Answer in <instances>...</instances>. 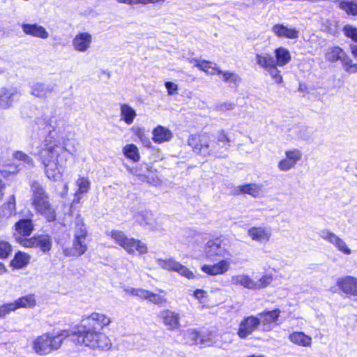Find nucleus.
<instances>
[{
    "label": "nucleus",
    "instance_id": "32",
    "mask_svg": "<svg viewBox=\"0 0 357 357\" xmlns=\"http://www.w3.org/2000/svg\"><path fill=\"white\" fill-rule=\"evenodd\" d=\"M289 338L292 343L302 347H310L312 343V338L303 332H294Z\"/></svg>",
    "mask_w": 357,
    "mask_h": 357
},
{
    "label": "nucleus",
    "instance_id": "44",
    "mask_svg": "<svg viewBox=\"0 0 357 357\" xmlns=\"http://www.w3.org/2000/svg\"><path fill=\"white\" fill-rule=\"evenodd\" d=\"M190 63H193V65L199 68L200 70L206 72V73L208 71V70L211 68H212L213 66H214V63H215L211 61H206V60L199 61L197 59H190Z\"/></svg>",
    "mask_w": 357,
    "mask_h": 357
},
{
    "label": "nucleus",
    "instance_id": "52",
    "mask_svg": "<svg viewBox=\"0 0 357 357\" xmlns=\"http://www.w3.org/2000/svg\"><path fill=\"white\" fill-rule=\"evenodd\" d=\"M148 301L155 305H163L167 303V299L164 296L151 291L150 292Z\"/></svg>",
    "mask_w": 357,
    "mask_h": 357
},
{
    "label": "nucleus",
    "instance_id": "23",
    "mask_svg": "<svg viewBox=\"0 0 357 357\" xmlns=\"http://www.w3.org/2000/svg\"><path fill=\"white\" fill-rule=\"evenodd\" d=\"M229 261L222 259L213 265H204L202 267V270L206 274L216 275L225 273L229 269Z\"/></svg>",
    "mask_w": 357,
    "mask_h": 357
},
{
    "label": "nucleus",
    "instance_id": "16",
    "mask_svg": "<svg viewBox=\"0 0 357 357\" xmlns=\"http://www.w3.org/2000/svg\"><path fill=\"white\" fill-rule=\"evenodd\" d=\"M337 286L346 295L357 296V278L346 276L338 278Z\"/></svg>",
    "mask_w": 357,
    "mask_h": 357
},
{
    "label": "nucleus",
    "instance_id": "20",
    "mask_svg": "<svg viewBox=\"0 0 357 357\" xmlns=\"http://www.w3.org/2000/svg\"><path fill=\"white\" fill-rule=\"evenodd\" d=\"M91 42V35L86 32H82L75 36L72 44L76 51L84 52L89 49Z\"/></svg>",
    "mask_w": 357,
    "mask_h": 357
},
{
    "label": "nucleus",
    "instance_id": "4",
    "mask_svg": "<svg viewBox=\"0 0 357 357\" xmlns=\"http://www.w3.org/2000/svg\"><path fill=\"white\" fill-rule=\"evenodd\" d=\"M74 225L73 245L63 250L66 257H79L84 255L88 248L86 243L88 231L79 214L75 217Z\"/></svg>",
    "mask_w": 357,
    "mask_h": 357
},
{
    "label": "nucleus",
    "instance_id": "39",
    "mask_svg": "<svg viewBox=\"0 0 357 357\" xmlns=\"http://www.w3.org/2000/svg\"><path fill=\"white\" fill-rule=\"evenodd\" d=\"M123 152L125 156L134 162L139 160L140 156L138 148L133 144L126 145L123 149Z\"/></svg>",
    "mask_w": 357,
    "mask_h": 357
},
{
    "label": "nucleus",
    "instance_id": "29",
    "mask_svg": "<svg viewBox=\"0 0 357 357\" xmlns=\"http://www.w3.org/2000/svg\"><path fill=\"white\" fill-rule=\"evenodd\" d=\"M345 52L338 46L328 47L325 52V59L331 63L341 61L344 58Z\"/></svg>",
    "mask_w": 357,
    "mask_h": 357
},
{
    "label": "nucleus",
    "instance_id": "36",
    "mask_svg": "<svg viewBox=\"0 0 357 357\" xmlns=\"http://www.w3.org/2000/svg\"><path fill=\"white\" fill-rule=\"evenodd\" d=\"M222 80L229 84L231 87L237 88L241 81L240 76L233 72L222 71L221 74Z\"/></svg>",
    "mask_w": 357,
    "mask_h": 357
},
{
    "label": "nucleus",
    "instance_id": "6",
    "mask_svg": "<svg viewBox=\"0 0 357 357\" xmlns=\"http://www.w3.org/2000/svg\"><path fill=\"white\" fill-rule=\"evenodd\" d=\"M70 336L68 331H63L60 334L54 337L43 334L37 337L33 342V349L40 355H46L54 350L58 349L63 339Z\"/></svg>",
    "mask_w": 357,
    "mask_h": 357
},
{
    "label": "nucleus",
    "instance_id": "51",
    "mask_svg": "<svg viewBox=\"0 0 357 357\" xmlns=\"http://www.w3.org/2000/svg\"><path fill=\"white\" fill-rule=\"evenodd\" d=\"M11 251V245L8 242L4 241H0V258H7L10 254Z\"/></svg>",
    "mask_w": 357,
    "mask_h": 357
},
{
    "label": "nucleus",
    "instance_id": "27",
    "mask_svg": "<svg viewBox=\"0 0 357 357\" xmlns=\"http://www.w3.org/2000/svg\"><path fill=\"white\" fill-rule=\"evenodd\" d=\"M280 310L275 309L271 311H264L258 314V317L261 320V324L263 325L265 330H268L269 325L275 323L280 317Z\"/></svg>",
    "mask_w": 357,
    "mask_h": 357
},
{
    "label": "nucleus",
    "instance_id": "22",
    "mask_svg": "<svg viewBox=\"0 0 357 357\" xmlns=\"http://www.w3.org/2000/svg\"><path fill=\"white\" fill-rule=\"evenodd\" d=\"M85 321L87 322L89 327L95 329L98 327L103 328L105 326H109L111 323L110 317L98 312H93Z\"/></svg>",
    "mask_w": 357,
    "mask_h": 357
},
{
    "label": "nucleus",
    "instance_id": "2",
    "mask_svg": "<svg viewBox=\"0 0 357 357\" xmlns=\"http://www.w3.org/2000/svg\"><path fill=\"white\" fill-rule=\"evenodd\" d=\"M216 141L217 144H222L220 148H217V145L209 144V136L206 133L192 135L188 140V145L197 153L204 156L213 155L225 158L230 146V139L223 130H220L217 133Z\"/></svg>",
    "mask_w": 357,
    "mask_h": 357
},
{
    "label": "nucleus",
    "instance_id": "34",
    "mask_svg": "<svg viewBox=\"0 0 357 357\" xmlns=\"http://www.w3.org/2000/svg\"><path fill=\"white\" fill-rule=\"evenodd\" d=\"M275 62L278 66H284L287 64L291 59L289 51L282 47H278L275 50Z\"/></svg>",
    "mask_w": 357,
    "mask_h": 357
},
{
    "label": "nucleus",
    "instance_id": "55",
    "mask_svg": "<svg viewBox=\"0 0 357 357\" xmlns=\"http://www.w3.org/2000/svg\"><path fill=\"white\" fill-rule=\"evenodd\" d=\"M235 104L232 102H222L215 105V109L220 112H226L234 109Z\"/></svg>",
    "mask_w": 357,
    "mask_h": 357
},
{
    "label": "nucleus",
    "instance_id": "62",
    "mask_svg": "<svg viewBox=\"0 0 357 357\" xmlns=\"http://www.w3.org/2000/svg\"><path fill=\"white\" fill-rule=\"evenodd\" d=\"M130 172L135 175H136L137 176L139 177V178L142 180V181H146V176L144 174H141L140 173H137V169H131L130 170Z\"/></svg>",
    "mask_w": 357,
    "mask_h": 357
},
{
    "label": "nucleus",
    "instance_id": "15",
    "mask_svg": "<svg viewBox=\"0 0 357 357\" xmlns=\"http://www.w3.org/2000/svg\"><path fill=\"white\" fill-rule=\"evenodd\" d=\"M248 235L254 241L266 243L270 240L272 231L268 227H252L248 229Z\"/></svg>",
    "mask_w": 357,
    "mask_h": 357
},
{
    "label": "nucleus",
    "instance_id": "50",
    "mask_svg": "<svg viewBox=\"0 0 357 357\" xmlns=\"http://www.w3.org/2000/svg\"><path fill=\"white\" fill-rule=\"evenodd\" d=\"M343 32L347 38L357 42V28L350 24H347L343 28Z\"/></svg>",
    "mask_w": 357,
    "mask_h": 357
},
{
    "label": "nucleus",
    "instance_id": "60",
    "mask_svg": "<svg viewBox=\"0 0 357 357\" xmlns=\"http://www.w3.org/2000/svg\"><path fill=\"white\" fill-rule=\"evenodd\" d=\"M222 73V70H221L219 68L216 66V64L214 63V66H213L212 68H211L207 72V74L209 75H215L217 74L218 75H221Z\"/></svg>",
    "mask_w": 357,
    "mask_h": 357
},
{
    "label": "nucleus",
    "instance_id": "40",
    "mask_svg": "<svg viewBox=\"0 0 357 357\" xmlns=\"http://www.w3.org/2000/svg\"><path fill=\"white\" fill-rule=\"evenodd\" d=\"M242 193L248 194L254 197H258L260 187L255 183L246 184L238 187Z\"/></svg>",
    "mask_w": 357,
    "mask_h": 357
},
{
    "label": "nucleus",
    "instance_id": "37",
    "mask_svg": "<svg viewBox=\"0 0 357 357\" xmlns=\"http://www.w3.org/2000/svg\"><path fill=\"white\" fill-rule=\"evenodd\" d=\"M30 259V256L22 252H18L15 254L14 259L11 261L10 265L15 268H22L26 266Z\"/></svg>",
    "mask_w": 357,
    "mask_h": 357
},
{
    "label": "nucleus",
    "instance_id": "17",
    "mask_svg": "<svg viewBox=\"0 0 357 357\" xmlns=\"http://www.w3.org/2000/svg\"><path fill=\"white\" fill-rule=\"evenodd\" d=\"M320 236L332 243L339 251L345 255H350L351 251L347 247L346 243L336 234L328 230H322L320 232Z\"/></svg>",
    "mask_w": 357,
    "mask_h": 357
},
{
    "label": "nucleus",
    "instance_id": "8",
    "mask_svg": "<svg viewBox=\"0 0 357 357\" xmlns=\"http://www.w3.org/2000/svg\"><path fill=\"white\" fill-rule=\"evenodd\" d=\"M205 252L206 257L209 259L216 257L226 258L231 256L226 241L221 238L209 240L206 244Z\"/></svg>",
    "mask_w": 357,
    "mask_h": 357
},
{
    "label": "nucleus",
    "instance_id": "56",
    "mask_svg": "<svg viewBox=\"0 0 357 357\" xmlns=\"http://www.w3.org/2000/svg\"><path fill=\"white\" fill-rule=\"evenodd\" d=\"M193 295L199 303H204L206 302L207 292L206 291L203 289H196Z\"/></svg>",
    "mask_w": 357,
    "mask_h": 357
},
{
    "label": "nucleus",
    "instance_id": "31",
    "mask_svg": "<svg viewBox=\"0 0 357 357\" xmlns=\"http://www.w3.org/2000/svg\"><path fill=\"white\" fill-rule=\"evenodd\" d=\"M232 284L241 285L249 289H255V281L248 275H233L231 278Z\"/></svg>",
    "mask_w": 357,
    "mask_h": 357
},
{
    "label": "nucleus",
    "instance_id": "12",
    "mask_svg": "<svg viewBox=\"0 0 357 357\" xmlns=\"http://www.w3.org/2000/svg\"><path fill=\"white\" fill-rule=\"evenodd\" d=\"M20 91L15 87H3L0 89V107L8 109L20 100Z\"/></svg>",
    "mask_w": 357,
    "mask_h": 357
},
{
    "label": "nucleus",
    "instance_id": "38",
    "mask_svg": "<svg viewBox=\"0 0 357 357\" xmlns=\"http://www.w3.org/2000/svg\"><path fill=\"white\" fill-rule=\"evenodd\" d=\"M36 303L34 295L31 294L22 296L13 302L15 310L22 307H33L36 305Z\"/></svg>",
    "mask_w": 357,
    "mask_h": 357
},
{
    "label": "nucleus",
    "instance_id": "7",
    "mask_svg": "<svg viewBox=\"0 0 357 357\" xmlns=\"http://www.w3.org/2000/svg\"><path fill=\"white\" fill-rule=\"evenodd\" d=\"M111 238L121 247H122L128 254L132 255L135 251L139 255L146 254L148 252L146 245L138 239L128 238L126 234L119 230H112L107 234Z\"/></svg>",
    "mask_w": 357,
    "mask_h": 357
},
{
    "label": "nucleus",
    "instance_id": "59",
    "mask_svg": "<svg viewBox=\"0 0 357 357\" xmlns=\"http://www.w3.org/2000/svg\"><path fill=\"white\" fill-rule=\"evenodd\" d=\"M133 133L138 137L140 140L144 135H146L144 130L143 128L139 127H133L132 128Z\"/></svg>",
    "mask_w": 357,
    "mask_h": 357
},
{
    "label": "nucleus",
    "instance_id": "13",
    "mask_svg": "<svg viewBox=\"0 0 357 357\" xmlns=\"http://www.w3.org/2000/svg\"><path fill=\"white\" fill-rule=\"evenodd\" d=\"M13 157L15 160L20 162L19 164L8 165L7 168L2 171L8 172V173L15 174L22 169L23 167H33L34 162L33 159L27 154L22 151H15L13 153Z\"/></svg>",
    "mask_w": 357,
    "mask_h": 357
},
{
    "label": "nucleus",
    "instance_id": "54",
    "mask_svg": "<svg viewBox=\"0 0 357 357\" xmlns=\"http://www.w3.org/2000/svg\"><path fill=\"white\" fill-rule=\"evenodd\" d=\"M119 3H128V4H147V3H155L160 1H164L165 0H117Z\"/></svg>",
    "mask_w": 357,
    "mask_h": 357
},
{
    "label": "nucleus",
    "instance_id": "18",
    "mask_svg": "<svg viewBox=\"0 0 357 357\" xmlns=\"http://www.w3.org/2000/svg\"><path fill=\"white\" fill-rule=\"evenodd\" d=\"M286 158L280 161L278 168L281 171H289L293 168L298 161L302 158V153L298 149L287 151L285 153Z\"/></svg>",
    "mask_w": 357,
    "mask_h": 357
},
{
    "label": "nucleus",
    "instance_id": "42",
    "mask_svg": "<svg viewBox=\"0 0 357 357\" xmlns=\"http://www.w3.org/2000/svg\"><path fill=\"white\" fill-rule=\"evenodd\" d=\"M339 7L348 15H357V3L356 2L342 1L340 3Z\"/></svg>",
    "mask_w": 357,
    "mask_h": 357
},
{
    "label": "nucleus",
    "instance_id": "14",
    "mask_svg": "<svg viewBox=\"0 0 357 357\" xmlns=\"http://www.w3.org/2000/svg\"><path fill=\"white\" fill-rule=\"evenodd\" d=\"M55 86L54 84L34 82L30 85V93L36 98L45 99L54 92Z\"/></svg>",
    "mask_w": 357,
    "mask_h": 357
},
{
    "label": "nucleus",
    "instance_id": "19",
    "mask_svg": "<svg viewBox=\"0 0 357 357\" xmlns=\"http://www.w3.org/2000/svg\"><path fill=\"white\" fill-rule=\"evenodd\" d=\"M160 317L168 330L174 331L180 327V315L175 312L166 310L160 312Z\"/></svg>",
    "mask_w": 357,
    "mask_h": 357
},
{
    "label": "nucleus",
    "instance_id": "24",
    "mask_svg": "<svg viewBox=\"0 0 357 357\" xmlns=\"http://www.w3.org/2000/svg\"><path fill=\"white\" fill-rule=\"evenodd\" d=\"M273 33L279 38L287 39H297L299 36V31L295 28H289L282 24H275L272 27Z\"/></svg>",
    "mask_w": 357,
    "mask_h": 357
},
{
    "label": "nucleus",
    "instance_id": "63",
    "mask_svg": "<svg viewBox=\"0 0 357 357\" xmlns=\"http://www.w3.org/2000/svg\"><path fill=\"white\" fill-rule=\"evenodd\" d=\"M351 49L354 56L357 59V45L351 46Z\"/></svg>",
    "mask_w": 357,
    "mask_h": 357
},
{
    "label": "nucleus",
    "instance_id": "47",
    "mask_svg": "<svg viewBox=\"0 0 357 357\" xmlns=\"http://www.w3.org/2000/svg\"><path fill=\"white\" fill-rule=\"evenodd\" d=\"M127 292H129L130 294L133 296H138L141 298L146 299L148 301L150 291L144 289H135V288H128L126 289Z\"/></svg>",
    "mask_w": 357,
    "mask_h": 357
},
{
    "label": "nucleus",
    "instance_id": "11",
    "mask_svg": "<svg viewBox=\"0 0 357 357\" xmlns=\"http://www.w3.org/2000/svg\"><path fill=\"white\" fill-rule=\"evenodd\" d=\"M156 263L160 268L165 270L176 271L188 279L194 278V274L191 271L173 259L164 260L158 258L156 259Z\"/></svg>",
    "mask_w": 357,
    "mask_h": 357
},
{
    "label": "nucleus",
    "instance_id": "41",
    "mask_svg": "<svg viewBox=\"0 0 357 357\" xmlns=\"http://www.w3.org/2000/svg\"><path fill=\"white\" fill-rule=\"evenodd\" d=\"M76 184L78 187V190L76 192V196H78L79 194H84L88 192L90 189L91 182L86 177H79L77 181Z\"/></svg>",
    "mask_w": 357,
    "mask_h": 357
},
{
    "label": "nucleus",
    "instance_id": "1",
    "mask_svg": "<svg viewBox=\"0 0 357 357\" xmlns=\"http://www.w3.org/2000/svg\"><path fill=\"white\" fill-rule=\"evenodd\" d=\"M34 129L45 134L40 144L37 146L36 155L43 165L47 177L52 181L61 178L67 161L73 151L68 149L67 142L58 134V130L51 125L50 119L38 117Z\"/></svg>",
    "mask_w": 357,
    "mask_h": 357
},
{
    "label": "nucleus",
    "instance_id": "26",
    "mask_svg": "<svg viewBox=\"0 0 357 357\" xmlns=\"http://www.w3.org/2000/svg\"><path fill=\"white\" fill-rule=\"evenodd\" d=\"M15 213V199L14 195H12L9 201L0 207V222H6Z\"/></svg>",
    "mask_w": 357,
    "mask_h": 357
},
{
    "label": "nucleus",
    "instance_id": "25",
    "mask_svg": "<svg viewBox=\"0 0 357 357\" xmlns=\"http://www.w3.org/2000/svg\"><path fill=\"white\" fill-rule=\"evenodd\" d=\"M152 139L155 143L157 144L169 142L173 137L172 131L162 126H158L156 128H155L152 132Z\"/></svg>",
    "mask_w": 357,
    "mask_h": 357
},
{
    "label": "nucleus",
    "instance_id": "45",
    "mask_svg": "<svg viewBox=\"0 0 357 357\" xmlns=\"http://www.w3.org/2000/svg\"><path fill=\"white\" fill-rule=\"evenodd\" d=\"M341 63L344 66V70L349 73H357V64L354 63L352 60L344 54V58L341 60Z\"/></svg>",
    "mask_w": 357,
    "mask_h": 357
},
{
    "label": "nucleus",
    "instance_id": "49",
    "mask_svg": "<svg viewBox=\"0 0 357 357\" xmlns=\"http://www.w3.org/2000/svg\"><path fill=\"white\" fill-rule=\"evenodd\" d=\"M278 66L277 64H275L266 71L270 74L277 84H280L282 82V77L280 75V70L277 68Z\"/></svg>",
    "mask_w": 357,
    "mask_h": 357
},
{
    "label": "nucleus",
    "instance_id": "5",
    "mask_svg": "<svg viewBox=\"0 0 357 357\" xmlns=\"http://www.w3.org/2000/svg\"><path fill=\"white\" fill-rule=\"evenodd\" d=\"M32 192V204L36 211L43 215L47 221L51 222L56 219L54 209L52 207L47 194L41 184L33 181L31 185Z\"/></svg>",
    "mask_w": 357,
    "mask_h": 357
},
{
    "label": "nucleus",
    "instance_id": "57",
    "mask_svg": "<svg viewBox=\"0 0 357 357\" xmlns=\"http://www.w3.org/2000/svg\"><path fill=\"white\" fill-rule=\"evenodd\" d=\"M165 87L169 95H172L175 91L178 90L177 84L172 82H165Z\"/></svg>",
    "mask_w": 357,
    "mask_h": 357
},
{
    "label": "nucleus",
    "instance_id": "30",
    "mask_svg": "<svg viewBox=\"0 0 357 357\" xmlns=\"http://www.w3.org/2000/svg\"><path fill=\"white\" fill-rule=\"evenodd\" d=\"M120 116L121 119L127 125H131L137 116V113L131 106L124 103L120 105Z\"/></svg>",
    "mask_w": 357,
    "mask_h": 357
},
{
    "label": "nucleus",
    "instance_id": "61",
    "mask_svg": "<svg viewBox=\"0 0 357 357\" xmlns=\"http://www.w3.org/2000/svg\"><path fill=\"white\" fill-rule=\"evenodd\" d=\"M141 142L142 143L143 146L144 147L149 148L151 146V142L149 139V137L146 135L140 139Z\"/></svg>",
    "mask_w": 357,
    "mask_h": 357
},
{
    "label": "nucleus",
    "instance_id": "48",
    "mask_svg": "<svg viewBox=\"0 0 357 357\" xmlns=\"http://www.w3.org/2000/svg\"><path fill=\"white\" fill-rule=\"evenodd\" d=\"M273 281V277L271 275H266L262 276L258 281H255L256 287L255 289H260L266 287Z\"/></svg>",
    "mask_w": 357,
    "mask_h": 357
},
{
    "label": "nucleus",
    "instance_id": "46",
    "mask_svg": "<svg viewBox=\"0 0 357 357\" xmlns=\"http://www.w3.org/2000/svg\"><path fill=\"white\" fill-rule=\"evenodd\" d=\"M295 132L298 138L304 140L310 139L312 135V130L304 126L297 128Z\"/></svg>",
    "mask_w": 357,
    "mask_h": 357
},
{
    "label": "nucleus",
    "instance_id": "3",
    "mask_svg": "<svg viewBox=\"0 0 357 357\" xmlns=\"http://www.w3.org/2000/svg\"><path fill=\"white\" fill-rule=\"evenodd\" d=\"M70 339L77 344L102 351H107L112 347L111 340L105 333L96 331L91 327L86 328V326H81L71 335Z\"/></svg>",
    "mask_w": 357,
    "mask_h": 357
},
{
    "label": "nucleus",
    "instance_id": "33",
    "mask_svg": "<svg viewBox=\"0 0 357 357\" xmlns=\"http://www.w3.org/2000/svg\"><path fill=\"white\" fill-rule=\"evenodd\" d=\"M257 63L265 70L276 64L275 58L268 53H261L256 54Z\"/></svg>",
    "mask_w": 357,
    "mask_h": 357
},
{
    "label": "nucleus",
    "instance_id": "35",
    "mask_svg": "<svg viewBox=\"0 0 357 357\" xmlns=\"http://www.w3.org/2000/svg\"><path fill=\"white\" fill-rule=\"evenodd\" d=\"M135 220L142 226H146L151 229H153V214L149 211L137 212L135 214Z\"/></svg>",
    "mask_w": 357,
    "mask_h": 357
},
{
    "label": "nucleus",
    "instance_id": "64",
    "mask_svg": "<svg viewBox=\"0 0 357 357\" xmlns=\"http://www.w3.org/2000/svg\"><path fill=\"white\" fill-rule=\"evenodd\" d=\"M5 188V185L3 183V182L0 180V199H1V197H3V190Z\"/></svg>",
    "mask_w": 357,
    "mask_h": 357
},
{
    "label": "nucleus",
    "instance_id": "58",
    "mask_svg": "<svg viewBox=\"0 0 357 357\" xmlns=\"http://www.w3.org/2000/svg\"><path fill=\"white\" fill-rule=\"evenodd\" d=\"M211 334H199V344H206L210 345L211 344V339L210 337Z\"/></svg>",
    "mask_w": 357,
    "mask_h": 357
},
{
    "label": "nucleus",
    "instance_id": "28",
    "mask_svg": "<svg viewBox=\"0 0 357 357\" xmlns=\"http://www.w3.org/2000/svg\"><path fill=\"white\" fill-rule=\"evenodd\" d=\"M15 229L17 234L20 235L17 238L29 236L33 230V225L30 219H22L15 223Z\"/></svg>",
    "mask_w": 357,
    "mask_h": 357
},
{
    "label": "nucleus",
    "instance_id": "43",
    "mask_svg": "<svg viewBox=\"0 0 357 357\" xmlns=\"http://www.w3.org/2000/svg\"><path fill=\"white\" fill-rule=\"evenodd\" d=\"M183 336L186 342L192 344H198L199 333L195 329H188L184 332Z\"/></svg>",
    "mask_w": 357,
    "mask_h": 357
},
{
    "label": "nucleus",
    "instance_id": "53",
    "mask_svg": "<svg viewBox=\"0 0 357 357\" xmlns=\"http://www.w3.org/2000/svg\"><path fill=\"white\" fill-rule=\"evenodd\" d=\"M15 310V306L13 303L4 304L0 307V318H3L6 314Z\"/></svg>",
    "mask_w": 357,
    "mask_h": 357
},
{
    "label": "nucleus",
    "instance_id": "9",
    "mask_svg": "<svg viewBox=\"0 0 357 357\" xmlns=\"http://www.w3.org/2000/svg\"><path fill=\"white\" fill-rule=\"evenodd\" d=\"M16 240L26 248H39L44 253L49 252L52 247V238L47 234L37 235L30 238L17 237Z\"/></svg>",
    "mask_w": 357,
    "mask_h": 357
},
{
    "label": "nucleus",
    "instance_id": "10",
    "mask_svg": "<svg viewBox=\"0 0 357 357\" xmlns=\"http://www.w3.org/2000/svg\"><path fill=\"white\" fill-rule=\"evenodd\" d=\"M260 324L261 320L258 317L251 315L244 317L239 324L237 334L241 339H245L257 331Z\"/></svg>",
    "mask_w": 357,
    "mask_h": 357
},
{
    "label": "nucleus",
    "instance_id": "21",
    "mask_svg": "<svg viewBox=\"0 0 357 357\" xmlns=\"http://www.w3.org/2000/svg\"><path fill=\"white\" fill-rule=\"evenodd\" d=\"M23 32L29 36L39 38L42 39H47L49 37V33L45 27L35 24L23 23L21 25Z\"/></svg>",
    "mask_w": 357,
    "mask_h": 357
}]
</instances>
